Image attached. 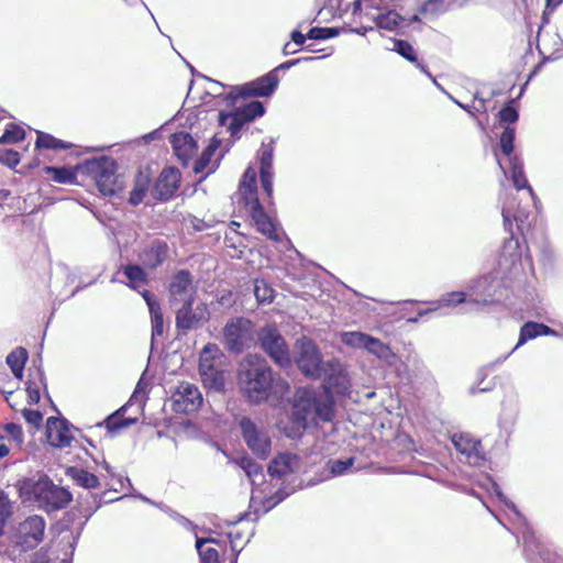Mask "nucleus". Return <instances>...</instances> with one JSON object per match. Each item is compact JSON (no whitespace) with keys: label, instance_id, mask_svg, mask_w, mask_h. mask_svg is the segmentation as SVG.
Instances as JSON below:
<instances>
[{"label":"nucleus","instance_id":"nucleus-25","mask_svg":"<svg viewBox=\"0 0 563 563\" xmlns=\"http://www.w3.org/2000/svg\"><path fill=\"white\" fill-rule=\"evenodd\" d=\"M260 176L264 191L268 198L273 196V150L266 148L262 152L260 162Z\"/></svg>","mask_w":563,"mask_h":563},{"label":"nucleus","instance_id":"nucleus-34","mask_svg":"<svg viewBox=\"0 0 563 563\" xmlns=\"http://www.w3.org/2000/svg\"><path fill=\"white\" fill-rule=\"evenodd\" d=\"M69 474L78 486L86 489L96 488L100 484L99 478L95 474L82 468H70Z\"/></svg>","mask_w":563,"mask_h":563},{"label":"nucleus","instance_id":"nucleus-23","mask_svg":"<svg viewBox=\"0 0 563 563\" xmlns=\"http://www.w3.org/2000/svg\"><path fill=\"white\" fill-rule=\"evenodd\" d=\"M142 297L144 298L151 313L152 341H154L155 338L162 336L164 333L163 312L159 302L151 291L144 290L142 292Z\"/></svg>","mask_w":563,"mask_h":563},{"label":"nucleus","instance_id":"nucleus-32","mask_svg":"<svg viewBox=\"0 0 563 563\" xmlns=\"http://www.w3.org/2000/svg\"><path fill=\"white\" fill-rule=\"evenodd\" d=\"M374 22L379 29L395 31L404 22V18L396 11L388 10L374 16Z\"/></svg>","mask_w":563,"mask_h":563},{"label":"nucleus","instance_id":"nucleus-19","mask_svg":"<svg viewBox=\"0 0 563 563\" xmlns=\"http://www.w3.org/2000/svg\"><path fill=\"white\" fill-rule=\"evenodd\" d=\"M180 173L174 167L164 168L158 176L154 188L153 196L159 200H167L174 196L179 187Z\"/></svg>","mask_w":563,"mask_h":563},{"label":"nucleus","instance_id":"nucleus-64","mask_svg":"<svg viewBox=\"0 0 563 563\" xmlns=\"http://www.w3.org/2000/svg\"><path fill=\"white\" fill-rule=\"evenodd\" d=\"M10 450L5 444H0V459L7 456L9 454Z\"/></svg>","mask_w":563,"mask_h":563},{"label":"nucleus","instance_id":"nucleus-46","mask_svg":"<svg viewBox=\"0 0 563 563\" xmlns=\"http://www.w3.org/2000/svg\"><path fill=\"white\" fill-rule=\"evenodd\" d=\"M24 130L18 125L10 124L4 134L0 137L1 144L16 143L24 139Z\"/></svg>","mask_w":563,"mask_h":563},{"label":"nucleus","instance_id":"nucleus-35","mask_svg":"<svg viewBox=\"0 0 563 563\" xmlns=\"http://www.w3.org/2000/svg\"><path fill=\"white\" fill-rule=\"evenodd\" d=\"M365 350L387 363H391L395 358V354L391 352L390 347L373 336L369 338Z\"/></svg>","mask_w":563,"mask_h":563},{"label":"nucleus","instance_id":"nucleus-36","mask_svg":"<svg viewBox=\"0 0 563 563\" xmlns=\"http://www.w3.org/2000/svg\"><path fill=\"white\" fill-rule=\"evenodd\" d=\"M125 407L120 408L114 413L110 415L106 420V427L109 432H115L120 429L128 428L136 422L135 418H122Z\"/></svg>","mask_w":563,"mask_h":563},{"label":"nucleus","instance_id":"nucleus-29","mask_svg":"<svg viewBox=\"0 0 563 563\" xmlns=\"http://www.w3.org/2000/svg\"><path fill=\"white\" fill-rule=\"evenodd\" d=\"M206 368V372L200 373L203 385L216 391L222 390L224 387V372L221 366Z\"/></svg>","mask_w":563,"mask_h":563},{"label":"nucleus","instance_id":"nucleus-17","mask_svg":"<svg viewBox=\"0 0 563 563\" xmlns=\"http://www.w3.org/2000/svg\"><path fill=\"white\" fill-rule=\"evenodd\" d=\"M249 208L252 220L254 221L257 230L266 235L269 240L279 242L284 233L277 229L275 221L265 212L260 200H254Z\"/></svg>","mask_w":563,"mask_h":563},{"label":"nucleus","instance_id":"nucleus-11","mask_svg":"<svg viewBox=\"0 0 563 563\" xmlns=\"http://www.w3.org/2000/svg\"><path fill=\"white\" fill-rule=\"evenodd\" d=\"M265 108L260 101H251L244 106L238 107L235 112H220L219 124L228 126L232 136H235L242 126L258 117H262Z\"/></svg>","mask_w":563,"mask_h":563},{"label":"nucleus","instance_id":"nucleus-16","mask_svg":"<svg viewBox=\"0 0 563 563\" xmlns=\"http://www.w3.org/2000/svg\"><path fill=\"white\" fill-rule=\"evenodd\" d=\"M325 388L338 395H344L350 388V378L343 364L332 358L323 364L322 377Z\"/></svg>","mask_w":563,"mask_h":563},{"label":"nucleus","instance_id":"nucleus-13","mask_svg":"<svg viewBox=\"0 0 563 563\" xmlns=\"http://www.w3.org/2000/svg\"><path fill=\"white\" fill-rule=\"evenodd\" d=\"M298 368L310 378H321L323 362L316 344L310 340L299 341V352L296 358Z\"/></svg>","mask_w":563,"mask_h":563},{"label":"nucleus","instance_id":"nucleus-7","mask_svg":"<svg viewBox=\"0 0 563 563\" xmlns=\"http://www.w3.org/2000/svg\"><path fill=\"white\" fill-rule=\"evenodd\" d=\"M241 433L247 448L260 459H266L272 449L269 434L265 427L257 424L247 417L239 422Z\"/></svg>","mask_w":563,"mask_h":563},{"label":"nucleus","instance_id":"nucleus-2","mask_svg":"<svg viewBox=\"0 0 563 563\" xmlns=\"http://www.w3.org/2000/svg\"><path fill=\"white\" fill-rule=\"evenodd\" d=\"M292 415L302 426L317 420L330 421L333 417V400L328 394L318 396L313 389L300 387L295 394Z\"/></svg>","mask_w":563,"mask_h":563},{"label":"nucleus","instance_id":"nucleus-43","mask_svg":"<svg viewBox=\"0 0 563 563\" xmlns=\"http://www.w3.org/2000/svg\"><path fill=\"white\" fill-rule=\"evenodd\" d=\"M514 141H515V129L510 126H506L504 132L500 135L499 145L504 155L509 158L512 157L511 154L514 152Z\"/></svg>","mask_w":563,"mask_h":563},{"label":"nucleus","instance_id":"nucleus-50","mask_svg":"<svg viewBox=\"0 0 563 563\" xmlns=\"http://www.w3.org/2000/svg\"><path fill=\"white\" fill-rule=\"evenodd\" d=\"M354 463L353 457H349L346 460H333L329 462L330 471L333 475H343L352 467Z\"/></svg>","mask_w":563,"mask_h":563},{"label":"nucleus","instance_id":"nucleus-61","mask_svg":"<svg viewBox=\"0 0 563 563\" xmlns=\"http://www.w3.org/2000/svg\"><path fill=\"white\" fill-rule=\"evenodd\" d=\"M300 60H301V59H299V58H297V59H291V60H287V62H285V63L280 64V65H279L277 68H275L273 71H274V74H276V71H277L278 69H288V68H290V67H292V66H295V65L299 64V63H300Z\"/></svg>","mask_w":563,"mask_h":563},{"label":"nucleus","instance_id":"nucleus-1","mask_svg":"<svg viewBox=\"0 0 563 563\" xmlns=\"http://www.w3.org/2000/svg\"><path fill=\"white\" fill-rule=\"evenodd\" d=\"M239 385L252 404L266 400L271 395H283L288 384L273 372L267 361L258 354H249L240 364Z\"/></svg>","mask_w":563,"mask_h":563},{"label":"nucleus","instance_id":"nucleus-5","mask_svg":"<svg viewBox=\"0 0 563 563\" xmlns=\"http://www.w3.org/2000/svg\"><path fill=\"white\" fill-rule=\"evenodd\" d=\"M225 347L233 353H241L254 342V329L249 319L235 318L227 322L223 329Z\"/></svg>","mask_w":563,"mask_h":563},{"label":"nucleus","instance_id":"nucleus-44","mask_svg":"<svg viewBox=\"0 0 563 563\" xmlns=\"http://www.w3.org/2000/svg\"><path fill=\"white\" fill-rule=\"evenodd\" d=\"M536 327H537V322H532V321H529L521 327L519 341H518L517 345L512 349L511 352H509L504 357V360H506L516 349H518L520 345L526 343L528 340H531V339H534L538 336V331H537Z\"/></svg>","mask_w":563,"mask_h":563},{"label":"nucleus","instance_id":"nucleus-21","mask_svg":"<svg viewBox=\"0 0 563 563\" xmlns=\"http://www.w3.org/2000/svg\"><path fill=\"white\" fill-rule=\"evenodd\" d=\"M299 457L291 453H279L268 465V473L273 478H285L299 470Z\"/></svg>","mask_w":563,"mask_h":563},{"label":"nucleus","instance_id":"nucleus-41","mask_svg":"<svg viewBox=\"0 0 563 563\" xmlns=\"http://www.w3.org/2000/svg\"><path fill=\"white\" fill-rule=\"evenodd\" d=\"M457 0H427L422 5L423 13L440 14L448 11Z\"/></svg>","mask_w":563,"mask_h":563},{"label":"nucleus","instance_id":"nucleus-63","mask_svg":"<svg viewBox=\"0 0 563 563\" xmlns=\"http://www.w3.org/2000/svg\"><path fill=\"white\" fill-rule=\"evenodd\" d=\"M545 1H547V9L550 8L551 11H553L562 2V0H545Z\"/></svg>","mask_w":563,"mask_h":563},{"label":"nucleus","instance_id":"nucleus-15","mask_svg":"<svg viewBox=\"0 0 563 563\" xmlns=\"http://www.w3.org/2000/svg\"><path fill=\"white\" fill-rule=\"evenodd\" d=\"M496 494L499 500L503 501L509 509H511L515 516L523 522L522 537L527 559L536 563L537 556H540L542 560H547L543 544L539 542L532 529L526 523L525 518L516 508L515 504L508 500L500 490H497Z\"/></svg>","mask_w":563,"mask_h":563},{"label":"nucleus","instance_id":"nucleus-28","mask_svg":"<svg viewBox=\"0 0 563 563\" xmlns=\"http://www.w3.org/2000/svg\"><path fill=\"white\" fill-rule=\"evenodd\" d=\"M221 351L218 345L209 343L207 344L200 354L199 373L206 372V367L221 366Z\"/></svg>","mask_w":563,"mask_h":563},{"label":"nucleus","instance_id":"nucleus-57","mask_svg":"<svg viewBox=\"0 0 563 563\" xmlns=\"http://www.w3.org/2000/svg\"><path fill=\"white\" fill-rule=\"evenodd\" d=\"M7 433L16 442L21 443L23 441V431L21 426L16 423H7L4 427Z\"/></svg>","mask_w":563,"mask_h":563},{"label":"nucleus","instance_id":"nucleus-59","mask_svg":"<svg viewBox=\"0 0 563 563\" xmlns=\"http://www.w3.org/2000/svg\"><path fill=\"white\" fill-rule=\"evenodd\" d=\"M291 40L296 45L301 46L306 41V36L299 31H292Z\"/></svg>","mask_w":563,"mask_h":563},{"label":"nucleus","instance_id":"nucleus-39","mask_svg":"<svg viewBox=\"0 0 563 563\" xmlns=\"http://www.w3.org/2000/svg\"><path fill=\"white\" fill-rule=\"evenodd\" d=\"M369 338H371V335H367L365 333L352 331V332L342 333L341 341L345 345L351 346V347L366 349Z\"/></svg>","mask_w":563,"mask_h":563},{"label":"nucleus","instance_id":"nucleus-62","mask_svg":"<svg viewBox=\"0 0 563 563\" xmlns=\"http://www.w3.org/2000/svg\"><path fill=\"white\" fill-rule=\"evenodd\" d=\"M209 542H213V538H197L196 540V549L198 553H200V550L202 549V545Z\"/></svg>","mask_w":563,"mask_h":563},{"label":"nucleus","instance_id":"nucleus-54","mask_svg":"<svg viewBox=\"0 0 563 563\" xmlns=\"http://www.w3.org/2000/svg\"><path fill=\"white\" fill-rule=\"evenodd\" d=\"M518 112L515 108L507 106L499 112L501 123H515L518 120Z\"/></svg>","mask_w":563,"mask_h":563},{"label":"nucleus","instance_id":"nucleus-14","mask_svg":"<svg viewBox=\"0 0 563 563\" xmlns=\"http://www.w3.org/2000/svg\"><path fill=\"white\" fill-rule=\"evenodd\" d=\"M172 399L173 410L187 415L196 412L201 407L203 400L199 388L188 382H183L177 386Z\"/></svg>","mask_w":563,"mask_h":563},{"label":"nucleus","instance_id":"nucleus-37","mask_svg":"<svg viewBox=\"0 0 563 563\" xmlns=\"http://www.w3.org/2000/svg\"><path fill=\"white\" fill-rule=\"evenodd\" d=\"M123 274L130 282V286L134 289L147 283V275L139 265H126Z\"/></svg>","mask_w":563,"mask_h":563},{"label":"nucleus","instance_id":"nucleus-22","mask_svg":"<svg viewBox=\"0 0 563 563\" xmlns=\"http://www.w3.org/2000/svg\"><path fill=\"white\" fill-rule=\"evenodd\" d=\"M169 141L176 156L183 162V164L186 165L196 153V141L192 139L190 134L185 132L173 134Z\"/></svg>","mask_w":563,"mask_h":563},{"label":"nucleus","instance_id":"nucleus-42","mask_svg":"<svg viewBox=\"0 0 563 563\" xmlns=\"http://www.w3.org/2000/svg\"><path fill=\"white\" fill-rule=\"evenodd\" d=\"M37 148H68L69 145L60 140L55 139L51 134L37 132V140L35 143Z\"/></svg>","mask_w":563,"mask_h":563},{"label":"nucleus","instance_id":"nucleus-31","mask_svg":"<svg viewBox=\"0 0 563 563\" xmlns=\"http://www.w3.org/2000/svg\"><path fill=\"white\" fill-rule=\"evenodd\" d=\"M27 360V352L24 347H16L7 356V364L10 366L13 375L21 379L23 377V369Z\"/></svg>","mask_w":563,"mask_h":563},{"label":"nucleus","instance_id":"nucleus-52","mask_svg":"<svg viewBox=\"0 0 563 563\" xmlns=\"http://www.w3.org/2000/svg\"><path fill=\"white\" fill-rule=\"evenodd\" d=\"M11 515V505L7 497L0 496V536L3 534V526Z\"/></svg>","mask_w":563,"mask_h":563},{"label":"nucleus","instance_id":"nucleus-6","mask_svg":"<svg viewBox=\"0 0 563 563\" xmlns=\"http://www.w3.org/2000/svg\"><path fill=\"white\" fill-rule=\"evenodd\" d=\"M258 341L263 351L280 367L289 366L290 353L288 344L279 331L272 325L261 329Z\"/></svg>","mask_w":563,"mask_h":563},{"label":"nucleus","instance_id":"nucleus-18","mask_svg":"<svg viewBox=\"0 0 563 563\" xmlns=\"http://www.w3.org/2000/svg\"><path fill=\"white\" fill-rule=\"evenodd\" d=\"M46 435L48 443L55 448H66L74 439L67 420L56 417L47 419Z\"/></svg>","mask_w":563,"mask_h":563},{"label":"nucleus","instance_id":"nucleus-33","mask_svg":"<svg viewBox=\"0 0 563 563\" xmlns=\"http://www.w3.org/2000/svg\"><path fill=\"white\" fill-rule=\"evenodd\" d=\"M510 164V172H511V179L515 185V187L520 190L522 188H527L529 192L532 195V188L528 185V181L526 179L525 173H523V166L522 162L519 159V157L514 156L509 159Z\"/></svg>","mask_w":563,"mask_h":563},{"label":"nucleus","instance_id":"nucleus-30","mask_svg":"<svg viewBox=\"0 0 563 563\" xmlns=\"http://www.w3.org/2000/svg\"><path fill=\"white\" fill-rule=\"evenodd\" d=\"M394 51L407 60L415 63L417 68L431 78V74L428 71L427 67L418 60L416 49L409 42L405 40H396L394 43Z\"/></svg>","mask_w":563,"mask_h":563},{"label":"nucleus","instance_id":"nucleus-51","mask_svg":"<svg viewBox=\"0 0 563 563\" xmlns=\"http://www.w3.org/2000/svg\"><path fill=\"white\" fill-rule=\"evenodd\" d=\"M241 466L244 470L246 476L254 483V477L262 472V467L251 459H243Z\"/></svg>","mask_w":563,"mask_h":563},{"label":"nucleus","instance_id":"nucleus-40","mask_svg":"<svg viewBox=\"0 0 563 563\" xmlns=\"http://www.w3.org/2000/svg\"><path fill=\"white\" fill-rule=\"evenodd\" d=\"M46 174L52 175L54 181L59 184H73L76 180V174L66 167H46Z\"/></svg>","mask_w":563,"mask_h":563},{"label":"nucleus","instance_id":"nucleus-20","mask_svg":"<svg viewBox=\"0 0 563 563\" xmlns=\"http://www.w3.org/2000/svg\"><path fill=\"white\" fill-rule=\"evenodd\" d=\"M168 245L159 240L150 241L139 252V261L143 266L154 269L167 258Z\"/></svg>","mask_w":563,"mask_h":563},{"label":"nucleus","instance_id":"nucleus-8","mask_svg":"<svg viewBox=\"0 0 563 563\" xmlns=\"http://www.w3.org/2000/svg\"><path fill=\"white\" fill-rule=\"evenodd\" d=\"M278 85V77L274 71H271L256 80L234 87L227 96L228 104L234 107L239 98L249 97H268L271 96Z\"/></svg>","mask_w":563,"mask_h":563},{"label":"nucleus","instance_id":"nucleus-48","mask_svg":"<svg viewBox=\"0 0 563 563\" xmlns=\"http://www.w3.org/2000/svg\"><path fill=\"white\" fill-rule=\"evenodd\" d=\"M503 218L506 227L510 223V219L514 218V220L517 222L518 229L521 232L523 231L525 219L527 218V216L522 211L514 213L509 206H504Z\"/></svg>","mask_w":563,"mask_h":563},{"label":"nucleus","instance_id":"nucleus-47","mask_svg":"<svg viewBox=\"0 0 563 563\" xmlns=\"http://www.w3.org/2000/svg\"><path fill=\"white\" fill-rule=\"evenodd\" d=\"M254 294L260 302H271L274 297V290L264 280L255 282Z\"/></svg>","mask_w":563,"mask_h":563},{"label":"nucleus","instance_id":"nucleus-3","mask_svg":"<svg viewBox=\"0 0 563 563\" xmlns=\"http://www.w3.org/2000/svg\"><path fill=\"white\" fill-rule=\"evenodd\" d=\"M84 167L103 196H113L121 190L122 186L117 175V163L113 158L108 156L92 158L86 161Z\"/></svg>","mask_w":563,"mask_h":563},{"label":"nucleus","instance_id":"nucleus-56","mask_svg":"<svg viewBox=\"0 0 563 563\" xmlns=\"http://www.w3.org/2000/svg\"><path fill=\"white\" fill-rule=\"evenodd\" d=\"M200 563H219V553L214 548L200 550Z\"/></svg>","mask_w":563,"mask_h":563},{"label":"nucleus","instance_id":"nucleus-26","mask_svg":"<svg viewBox=\"0 0 563 563\" xmlns=\"http://www.w3.org/2000/svg\"><path fill=\"white\" fill-rule=\"evenodd\" d=\"M490 277L483 276L478 278L471 287L472 292L470 294L471 299L468 302L476 305H488L493 301L494 292L492 291Z\"/></svg>","mask_w":563,"mask_h":563},{"label":"nucleus","instance_id":"nucleus-49","mask_svg":"<svg viewBox=\"0 0 563 563\" xmlns=\"http://www.w3.org/2000/svg\"><path fill=\"white\" fill-rule=\"evenodd\" d=\"M338 34L339 31L333 27H312L309 30L307 37L310 40H327Z\"/></svg>","mask_w":563,"mask_h":563},{"label":"nucleus","instance_id":"nucleus-38","mask_svg":"<svg viewBox=\"0 0 563 563\" xmlns=\"http://www.w3.org/2000/svg\"><path fill=\"white\" fill-rule=\"evenodd\" d=\"M148 183H150V179H148L147 175H143L142 173H140L137 175L135 186L132 189L131 195H130V202L133 206H137L139 203L142 202V200L146 194Z\"/></svg>","mask_w":563,"mask_h":563},{"label":"nucleus","instance_id":"nucleus-10","mask_svg":"<svg viewBox=\"0 0 563 563\" xmlns=\"http://www.w3.org/2000/svg\"><path fill=\"white\" fill-rule=\"evenodd\" d=\"M194 303L195 301H187L176 310V329L181 335L202 327L209 321L210 314L207 305L201 302L194 307Z\"/></svg>","mask_w":563,"mask_h":563},{"label":"nucleus","instance_id":"nucleus-9","mask_svg":"<svg viewBox=\"0 0 563 563\" xmlns=\"http://www.w3.org/2000/svg\"><path fill=\"white\" fill-rule=\"evenodd\" d=\"M44 531L45 520L41 516H30L18 526L13 542L22 552L33 550L43 541Z\"/></svg>","mask_w":563,"mask_h":563},{"label":"nucleus","instance_id":"nucleus-45","mask_svg":"<svg viewBox=\"0 0 563 563\" xmlns=\"http://www.w3.org/2000/svg\"><path fill=\"white\" fill-rule=\"evenodd\" d=\"M219 146V141L213 140L208 147L203 151L201 157L195 163L194 170L195 173H201L209 164L211 156L217 151Z\"/></svg>","mask_w":563,"mask_h":563},{"label":"nucleus","instance_id":"nucleus-58","mask_svg":"<svg viewBox=\"0 0 563 563\" xmlns=\"http://www.w3.org/2000/svg\"><path fill=\"white\" fill-rule=\"evenodd\" d=\"M27 401L30 405L37 404L40 401V390L36 387L27 386Z\"/></svg>","mask_w":563,"mask_h":563},{"label":"nucleus","instance_id":"nucleus-24","mask_svg":"<svg viewBox=\"0 0 563 563\" xmlns=\"http://www.w3.org/2000/svg\"><path fill=\"white\" fill-rule=\"evenodd\" d=\"M245 206L252 205L257 198L256 172L253 167H247L243 174L238 191Z\"/></svg>","mask_w":563,"mask_h":563},{"label":"nucleus","instance_id":"nucleus-27","mask_svg":"<svg viewBox=\"0 0 563 563\" xmlns=\"http://www.w3.org/2000/svg\"><path fill=\"white\" fill-rule=\"evenodd\" d=\"M452 442L456 450L462 454L466 455L468 459L474 457L475 461L482 459L478 448L481 446V442L474 440L468 434H455L452 438Z\"/></svg>","mask_w":563,"mask_h":563},{"label":"nucleus","instance_id":"nucleus-60","mask_svg":"<svg viewBox=\"0 0 563 563\" xmlns=\"http://www.w3.org/2000/svg\"><path fill=\"white\" fill-rule=\"evenodd\" d=\"M537 331H538V336L539 335H548V334H553L554 331L549 328L548 325L543 324V323H537Z\"/></svg>","mask_w":563,"mask_h":563},{"label":"nucleus","instance_id":"nucleus-53","mask_svg":"<svg viewBox=\"0 0 563 563\" xmlns=\"http://www.w3.org/2000/svg\"><path fill=\"white\" fill-rule=\"evenodd\" d=\"M465 297H466L465 292L454 291V292L443 296L439 300V306H450L452 303H461V302L465 301Z\"/></svg>","mask_w":563,"mask_h":563},{"label":"nucleus","instance_id":"nucleus-4","mask_svg":"<svg viewBox=\"0 0 563 563\" xmlns=\"http://www.w3.org/2000/svg\"><path fill=\"white\" fill-rule=\"evenodd\" d=\"M32 493L38 507L46 511L63 509L71 500V495L68 490L55 485L47 477L40 478L33 485Z\"/></svg>","mask_w":563,"mask_h":563},{"label":"nucleus","instance_id":"nucleus-55","mask_svg":"<svg viewBox=\"0 0 563 563\" xmlns=\"http://www.w3.org/2000/svg\"><path fill=\"white\" fill-rule=\"evenodd\" d=\"M22 415L27 423L38 428L43 420V415L37 410L23 409Z\"/></svg>","mask_w":563,"mask_h":563},{"label":"nucleus","instance_id":"nucleus-12","mask_svg":"<svg viewBox=\"0 0 563 563\" xmlns=\"http://www.w3.org/2000/svg\"><path fill=\"white\" fill-rule=\"evenodd\" d=\"M196 294L197 288L194 285V277L189 271L180 269L172 276L168 284L170 306L195 301Z\"/></svg>","mask_w":563,"mask_h":563}]
</instances>
